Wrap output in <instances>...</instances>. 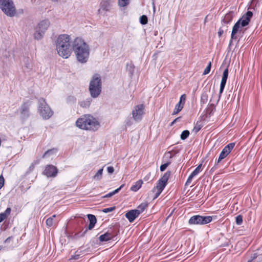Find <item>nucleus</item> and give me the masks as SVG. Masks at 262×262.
<instances>
[{
  "instance_id": "nucleus-33",
  "label": "nucleus",
  "mask_w": 262,
  "mask_h": 262,
  "mask_svg": "<svg viewBox=\"0 0 262 262\" xmlns=\"http://www.w3.org/2000/svg\"><path fill=\"white\" fill-rule=\"evenodd\" d=\"M140 23L142 25H145L147 24L148 18L146 15H143L140 17Z\"/></svg>"
},
{
  "instance_id": "nucleus-44",
  "label": "nucleus",
  "mask_w": 262,
  "mask_h": 262,
  "mask_svg": "<svg viewBox=\"0 0 262 262\" xmlns=\"http://www.w3.org/2000/svg\"><path fill=\"white\" fill-rule=\"evenodd\" d=\"M5 179L2 175L0 176V186L3 187L4 185Z\"/></svg>"
},
{
  "instance_id": "nucleus-18",
  "label": "nucleus",
  "mask_w": 262,
  "mask_h": 262,
  "mask_svg": "<svg viewBox=\"0 0 262 262\" xmlns=\"http://www.w3.org/2000/svg\"><path fill=\"white\" fill-rule=\"evenodd\" d=\"M88 218L90 221V224L88 226V229L92 230L95 226L97 219L94 215L89 214L88 215Z\"/></svg>"
},
{
  "instance_id": "nucleus-24",
  "label": "nucleus",
  "mask_w": 262,
  "mask_h": 262,
  "mask_svg": "<svg viewBox=\"0 0 262 262\" xmlns=\"http://www.w3.org/2000/svg\"><path fill=\"white\" fill-rule=\"evenodd\" d=\"M233 19V16L231 13H227L223 19V22L226 24L230 23Z\"/></svg>"
},
{
  "instance_id": "nucleus-20",
  "label": "nucleus",
  "mask_w": 262,
  "mask_h": 262,
  "mask_svg": "<svg viewBox=\"0 0 262 262\" xmlns=\"http://www.w3.org/2000/svg\"><path fill=\"white\" fill-rule=\"evenodd\" d=\"M143 181L142 180L137 181L134 185L130 187V190L133 191H137L142 186Z\"/></svg>"
},
{
  "instance_id": "nucleus-14",
  "label": "nucleus",
  "mask_w": 262,
  "mask_h": 262,
  "mask_svg": "<svg viewBox=\"0 0 262 262\" xmlns=\"http://www.w3.org/2000/svg\"><path fill=\"white\" fill-rule=\"evenodd\" d=\"M58 169L52 165H48L45 167L43 174L47 177H55L57 174Z\"/></svg>"
},
{
  "instance_id": "nucleus-46",
  "label": "nucleus",
  "mask_w": 262,
  "mask_h": 262,
  "mask_svg": "<svg viewBox=\"0 0 262 262\" xmlns=\"http://www.w3.org/2000/svg\"><path fill=\"white\" fill-rule=\"evenodd\" d=\"M54 150V149H50V150H48L47 151H46L43 155L42 156V158H45L47 155L48 154H50V153H51Z\"/></svg>"
},
{
  "instance_id": "nucleus-16",
  "label": "nucleus",
  "mask_w": 262,
  "mask_h": 262,
  "mask_svg": "<svg viewBox=\"0 0 262 262\" xmlns=\"http://www.w3.org/2000/svg\"><path fill=\"white\" fill-rule=\"evenodd\" d=\"M139 215V212L136 211V209H132L128 211L125 213V216L130 223H133Z\"/></svg>"
},
{
  "instance_id": "nucleus-27",
  "label": "nucleus",
  "mask_w": 262,
  "mask_h": 262,
  "mask_svg": "<svg viewBox=\"0 0 262 262\" xmlns=\"http://www.w3.org/2000/svg\"><path fill=\"white\" fill-rule=\"evenodd\" d=\"M226 81H227V80L222 79L221 84H220V92H219V97H220L221 95H222V94L223 92V90L225 88V85L226 83Z\"/></svg>"
},
{
  "instance_id": "nucleus-11",
  "label": "nucleus",
  "mask_w": 262,
  "mask_h": 262,
  "mask_svg": "<svg viewBox=\"0 0 262 262\" xmlns=\"http://www.w3.org/2000/svg\"><path fill=\"white\" fill-rule=\"evenodd\" d=\"M144 105L143 104H138L135 106L132 111V115L134 119L136 121L141 120L144 113Z\"/></svg>"
},
{
  "instance_id": "nucleus-21",
  "label": "nucleus",
  "mask_w": 262,
  "mask_h": 262,
  "mask_svg": "<svg viewBox=\"0 0 262 262\" xmlns=\"http://www.w3.org/2000/svg\"><path fill=\"white\" fill-rule=\"evenodd\" d=\"M148 206V203L147 202L145 201L144 202L140 204L137 207L136 211L139 212V214L142 213L144 210L147 208Z\"/></svg>"
},
{
  "instance_id": "nucleus-36",
  "label": "nucleus",
  "mask_w": 262,
  "mask_h": 262,
  "mask_svg": "<svg viewBox=\"0 0 262 262\" xmlns=\"http://www.w3.org/2000/svg\"><path fill=\"white\" fill-rule=\"evenodd\" d=\"M228 77V69L226 68L223 72L222 79L227 80Z\"/></svg>"
},
{
  "instance_id": "nucleus-32",
  "label": "nucleus",
  "mask_w": 262,
  "mask_h": 262,
  "mask_svg": "<svg viewBox=\"0 0 262 262\" xmlns=\"http://www.w3.org/2000/svg\"><path fill=\"white\" fill-rule=\"evenodd\" d=\"M171 160L167 161L165 163L160 166V169L161 171H164L166 168L170 164Z\"/></svg>"
},
{
  "instance_id": "nucleus-28",
  "label": "nucleus",
  "mask_w": 262,
  "mask_h": 262,
  "mask_svg": "<svg viewBox=\"0 0 262 262\" xmlns=\"http://www.w3.org/2000/svg\"><path fill=\"white\" fill-rule=\"evenodd\" d=\"M130 0H118V5L121 7H124L129 4Z\"/></svg>"
},
{
  "instance_id": "nucleus-40",
  "label": "nucleus",
  "mask_w": 262,
  "mask_h": 262,
  "mask_svg": "<svg viewBox=\"0 0 262 262\" xmlns=\"http://www.w3.org/2000/svg\"><path fill=\"white\" fill-rule=\"evenodd\" d=\"M258 256V255L257 253H254L248 259L247 262H252L254 259H256Z\"/></svg>"
},
{
  "instance_id": "nucleus-30",
  "label": "nucleus",
  "mask_w": 262,
  "mask_h": 262,
  "mask_svg": "<svg viewBox=\"0 0 262 262\" xmlns=\"http://www.w3.org/2000/svg\"><path fill=\"white\" fill-rule=\"evenodd\" d=\"M103 168L100 169L97 173L94 175L93 178L94 179H100L102 177L103 173Z\"/></svg>"
},
{
  "instance_id": "nucleus-41",
  "label": "nucleus",
  "mask_w": 262,
  "mask_h": 262,
  "mask_svg": "<svg viewBox=\"0 0 262 262\" xmlns=\"http://www.w3.org/2000/svg\"><path fill=\"white\" fill-rule=\"evenodd\" d=\"M172 157H173V155H172L171 152L170 151H168L165 154V155L164 156V158H169L170 159L172 158Z\"/></svg>"
},
{
  "instance_id": "nucleus-22",
  "label": "nucleus",
  "mask_w": 262,
  "mask_h": 262,
  "mask_svg": "<svg viewBox=\"0 0 262 262\" xmlns=\"http://www.w3.org/2000/svg\"><path fill=\"white\" fill-rule=\"evenodd\" d=\"M203 126V124L202 122L201 121H198L196 123L194 124L192 132L195 134L198 133Z\"/></svg>"
},
{
  "instance_id": "nucleus-34",
  "label": "nucleus",
  "mask_w": 262,
  "mask_h": 262,
  "mask_svg": "<svg viewBox=\"0 0 262 262\" xmlns=\"http://www.w3.org/2000/svg\"><path fill=\"white\" fill-rule=\"evenodd\" d=\"M211 67V62L210 61L208 63L207 67L204 70V72H203V75L208 74L210 72Z\"/></svg>"
},
{
  "instance_id": "nucleus-37",
  "label": "nucleus",
  "mask_w": 262,
  "mask_h": 262,
  "mask_svg": "<svg viewBox=\"0 0 262 262\" xmlns=\"http://www.w3.org/2000/svg\"><path fill=\"white\" fill-rule=\"evenodd\" d=\"M186 99V95L183 94L181 96L179 102L181 103L182 104H183L184 105Z\"/></svg>"
},
{
  "instance_id": "nucleus-38",
  "label": "nucleus",
  "mask_w": 262,
  "mask_h": 262,
  "mask_svg": "<svg viewBox=\"0 0 262 262\" xmlns=\"http://www.w3.org/2000/svg\"><path fill=\"white\" fill-rule=\"evenodd\" d=\"M80 106L83 107H86L88 106H89L90 105V101H81L80 102Z\"/></svg>"
},
{
  "instance_id": "nucleus-23",
  "label": "nucleus",
  "mask_w": 262,
  "mask_h": 262,
  "mask_svg": "<svg viewBox=\"0 0 262 262\" xmlns=\"http://www.w3.org/2000/svg\"><path fill=\"white\" fill-rule=\"evenodd\" d=\"M184 106V105L181 103L178 102L176 104L172 115H174L178 114L183 108Z\"/></svg>"
},
{
  "instance_id": "nucleus-25",
  "label": "nucleus",
  "mask_w": 262,
  "mask_h": 262,
  "mask_svg": "<svg viewBox=\"0 0 262 262\" xmlns=\"http://www.w3.org/2000/svg\"><path fill=\"white\" fill-rule=\"evenodd\" d=\"M56 216V214H54L52 216L49 217L46 220V225L48 227H50L54 225V219Z\"/></svg>"
},
{
  "instance_id": "nucleus-12",
  "label": "nucleus",
  "mask_w": 262,
  "mask_h": 262,
  "mask_svg": "<svg viewBox=\"0 0 262 262\" xmlns=\"http://www.w3.org/2000/svg\"><path fill=\"white\" fill-rule=\"evenodd\" d=\"M63 45V46H68L71 47L70 45V36L67 34H62L58 36L57 42L56 47H59L60 46Z\"/></svg>"
},
{
  "instance_id": "nucleus-3",
  "label": "nucleus",
  "mask_w": 262,
  "mask_h": 262,
  "mask_svg": "<svg viewBox=\"0 0 262 262\" xmlns=\"http://www.w3.org/2000/svg\"><path fill=\"white\" fill-rule=\"evenodd\" d=\"M252 15L253 13L248 11L234 24L231 32L230 43L232 40L237 38V34L242 32L243 28L249 24Z\"/></svg>"
},
{
  "instance_id": "nucleus-26",
  "label": "nucleus",
  "mask_w": 262,
  "mask_h": 262,
  "mask_svg": "<svg viewBox=\"0 0 262 262\" xmlns=\"http://www.w3.org/2000/svg\"><path fill=\"white\" fill-rule=\"evenodd\" d=\"M123 186H124V185H121L118 188L115 189V190H114L113 191H112L111 192H110V193L106 194L103 197L104 198H110V197H111L112 196H113L115 194L118 193L121 190V189L123 187Z\"/></svg>"
},
{
  "instance_id": "nucleus-19",
  "label": "nucleus",
  "mask_w": 262,
  "mask_h": 262,
  "mask_svg": "<svg viewBox=\"0 0 262 262\" xmlns=\"http://www.w3.org/2000/svg\"><path fill=\"white\" fill-rule=\"evenodd\" d=\"M113 238V235L112 233L106 232L105 233L101 235L99 237V239L100 242H107L111 240Z\"/></svg>"
},
{
  "instance_id": "nucleus-43",
  "label": "nucleus",
  "mask_w": 262,
  "mask_h": 262,
  "mask_svg": "<svg viewBox=\"0 0 262 262\" xmlns=\"http://www.w3.org/2000/svg\"><path fill=\"white\" fill-rule=\"evenodd\" d=\"M7 217L3 213H0V223L6 219Z\"/></svg>"
},
{
  "instance_id": "nucleus-9",
  "label": "nucleus",
  "mask_w": 262,
  "mask_h": 262,
  "mask_svg": "<svg viewBox=\"0 0 262 262\" xmlns=\"http://www.w3.org/2000/svg\"><path fill=\"white\" fill-rule=\"evenodd\" d=\"M50 26L49 20L45 19L41 21L36 28V31L34 33V37L36 39H40L43 36L45 31L47 30Z\"/></svg>"
},
{
  "instance_id": "nucleus-2",
  "label": "nucleus",
  "mask_w": 262,
  "mask_h": 262,
  "mask_svg": "<svg viewBox=\"0 0 262 262\" xmlns=\"http://www.w3.org/2000/svg\"><path fill=\"white\" fill-rule=\"evenodd\" d=\"M76 126L87 130H97L100 127V123L96 118L90 114H85L79 118L76 122Z\"/></svg>"
},
{
  "instance_id": "nucleus-48",
  "label": "nucleus",
  "mask_w": 262,
  "mask_h": 262,
  "mask_svg": "<svg viewBox=\"0 0 262 262\" xmlns=\"http://www.w3.org/2000/svg\"><path fill=\"white\" fill-rule=\"evenodd\" d=\"M181 117H178L176 118L170 124V126H172L177 121H178Z\"/></svg>"
},
{
  "instance_id": "nucleus-10",
  "label": "nucleus",
  "mask_w": 262,
  "mask_h": 262,
  "mask_svg": "<svg viewBox=\"0 0 262 262\" xmlns=\"http://www.w3.org/2000/svg\"><path fill=\"white\" fill-rule=\"evenodd\" d=\"M235 146V143H230L226 145L222 150L220 154L219 157L215 165H217L223 159H225L231 152Z\"/></svg>"
},
{
  "instance_id": "nucleus-8",
  "label": "nucleus",
  "mask_w": 262,
  "mask_h": 262,
  "mask_svg": "<svg viewBox=\"0 0 262 262\" xmlns=\"http://www.w3.org/2000/svg\"><path fill=\"white\" fill-rule=\"evenodd\" d=\"M212 221L211 216H202L195 215L191 216L188 223L190 225H205L210 223Z\"/></svg>"
},
{
  "instance_id": "nucleus-42",
  "label": "nucleus",
  "mask_w": 262,
  "mask_h": 262,
  "mask_svg": "<svg viewBox=\"0 0 262 262\" xmlns=\"http://www.w3.org/2000/svg\"><path fill=\"white\" fill-rule=\"evenodd\" d=\"M11 211V209L10 207H8L6 210L4 212H3L5 215L8 217V215L10 214Z\"/></svg>"
},
{
  "instance_id": "nucleus-5",
  "label": "nucleus",
  "mask_w": 262,
  "mask_h": 262,
  "mask_svg": "<svg viewBox=\"0 0 262 262\" xmlns=\"http://www.w3.org/2000/svg\"><path fill=\"white\" fill-rule=\"evenodd\" d=\"M171 171H166L162 177L158 180L156 187H155L152 191L155 192L154 200L157 199L162 193V191L166 186L168 180L170 176Z\"/></svg>"
},
{
  "instance_id": "nucleus-7",
  "label": "nucleus",
  "mask_w": 262,
  "mask_h": 262,
  "mask_svg": "<svg viewBox=\"0 0 262 262\" xmlns=\"http://www.w3.org/2000/svg\"><path fill=\"white\" fill-rule=\"evenodd\" d=\"M38 112L45 119H49L53 114V112L43 98L39 100Z\"/></svg>"
},
{
  "instance_id": "nucleus-4",
  "label": "nucleus",
  "mask_w": 262,
  "mask_h": 262,
  "mask_svg": "<svg viewBox=\"0 0 262 262\" xmlns=\"http://www.w3.org/2000/svg\"><path fill=\"white\" fill-rule=\"evenodd\" d=\"M101 80L98 74H95L90 83L89 91L93 98L98 97L101 92Z\"/></svg>"
},
{
  "instance_id": "nucleus-31",
  "label": "nucleus",
  "mask_w": 262,
  "mask_h": 262,
  "mask_svg": "<svg viewBox=\"0 0 262 262\" xmlns=\"http://www.w3.org/2000/svg\"><path fill=\"white\" fill-rule=\"evenodd\" d=\"M189 134V132L188 130L183 131L181 135V139L182 140H185L188 137Z\"/></svg>"
},
{
  "instance_id": "nucleus-29",
  "label": "nucleus",
  "mask_w": 262,
  "mask_h": 262,
  "mask_svg": "<svg viewBox=\"0 0 262 262\" xmlns=\"http://www.w3.org/2000/svg\"><path fill=\"white\" fill-rule=\"evenodd\" d=\"M261 0H251L250 7L251 8L254 9L255 7L259 6V3Z\"/></svg>"
},
{
  "instance_id": "nucleus-1",
  "label": "nucleus",
  "mask_w": 262,
  "mask_h": 262,
  "mask_svg": "<svg viewBox=\"0 0 262 262\" xmlns=\"http://www.w3.org/2000/svg\"><path fill=\"white\" fill-rule=\"evenodd\" d=\"M73 50L77 59L81 63H85L90 55V49L84 40L80 38H76L73 42Z\"/></svg>"
},
{
  "instance_id": "nucleus-17",
  "label": "nucleus",
  "mask_w": 262,
  "mask_h": 262,
  "mask_svg": "<svg viewBox=\"0 0 262 262\" xmlns=\"http://www.w3.org/2000/svg\"><path fill=\"white\" fill-rule=\"evenodd\" d=\"M202 166V164H199L197 166V167L192 171V172L189 175L187 180L186 185H189L191 183L192 179L201 171Z\"/></svg>"
},
{
  "instance_id": "nucleus-50",
  "label": "nucleus",
  "mask_w": 262,
  "mask_h": 262,
  "mask_svg": "<svg viewBox=\"0 0 262 262\" xmlns=\"http://www.w3.org/2000/svg\"><path fill=\"white\" fill-rule=\"evenodd\" d=\"M12 237L11 236L10 237H8L5 241V243H7V242H9V241H10L11 239H12Z\"/></svg>"
},
{
  "instance_id": "nucleus-13",
  "label": "nucleus",
  "mask_w": 262,
  "mask_h": 262,
  "mask_svg": "<svg viewBox=\"0 0 262 262\" xmlns=\"http://www.w3.org/2000/svg\"><path fill=\"white\" fill-rule=\"evenodd\" d=\"M56 48L59 55L64 58H68L71 54V48L68 46L62 45L57 47Z\"/></svg>"
},
{
  "instance_id": "nucleus-39",
  "label": "nucleus",
  "mask_w": 262,
  "mask_h": 262,
  "mask_svg": "<svg viewBox=\"0 0 262 262\" xmlns=\"http://www.w3.org/2000/svg\"><path fill=\"white\" fill-rule=\"evenodd\" d=\"M115 209V207H110V208H104L102 210V211L104 213H108V212H111L113 210H114Z\"/></svg>"
},
{
  "instance_id": "nucleus-35",
  "label": "nucleus",
  "mask_w": 262,
  "mask_h": 262,
  "mask_svg": "<svg viewBox=\"0 0 262 262\" xmlns=\"http://www.w3.org/2000/svg\"><path fill=\"white\" fill-rule=\"evenodd\" d=\"M243 216L242 215H238L236 217V224L240 225L243 223Z\"/></svg>"
},
{
  "instance_id": "nucleus-6",
  "label": "nucleus",
  "mask_w": 262,
  "mask_h": 262,
  "mask_svg": "<svg viewBox=\"0 0 262 262\" xmlns=\"http://www.w3.org/2000/svg\"><path fill=\"white\" fill-rule=\"evenodd\" d=\"M0 8L8 16H13L16 12L12 0H0Z\"/></svg>"
},
{
  "instance_id": "nucleus-45",
  "label": "nucleus",
  "mask_w": 262,
  "mask_h": 262,
  "mask_svg": "<svg viewBox=\"0 0 262 262\" xmlns=\"http://www.w3.org/2000/svg\"><path fill=\"white\" fill-rule=\"evenodd\" d=\"M107 170L108 173L112 174L114 171V168L113 166H108L107 168Z\"/></svg>"
},
{
  "instance_id": "nucleus-15",
  "label": "nucleus",
  "mask_w": 262,
  "mask_h": 262,
  "mask_svg": "<svg viewBox=\"0 0 262 262\" xmlns=\"http://www.w3.org/2000/svg\"><path fill=\"white\" fill-rule=\"evenodd\" d=\"M32 102L28 100L23 102L20 108V113L23 117H28L30 115L29 108Z\"/></svg>"
},
{
  "instance_id": "nucleus-49",
  "label": "nucleus",
  "mask_w": 262,
  "mask_h": 262,
  "mask_svg": "<svg viewBox=\"0 0 262 262\" xmlns=\"http://www.w3.org/2000/svg\"><path fill=\"white\" fill-rule=\"evenodd\" d=\"M79 255L75 254V255H73L72 256L71 259H78L79 258Z\"/></svg>"
},
{
  "instance_id": "nucleus-47",
  "label": "nucleus",
  "mask_w": 262,
  "mask_h": 262,
  "mask_svg": "<svg viewBox=\"0 0 262 262\" xmlns=\"http://www.w3.org/2000/svg\"><path fill=\"white\" fill-rule=\"evenodd\" d=\"M223 33H224L223 30L221 28H220L217 32L218 36L220 37L223 35Z\"/></svg>"
}]
</instances>
